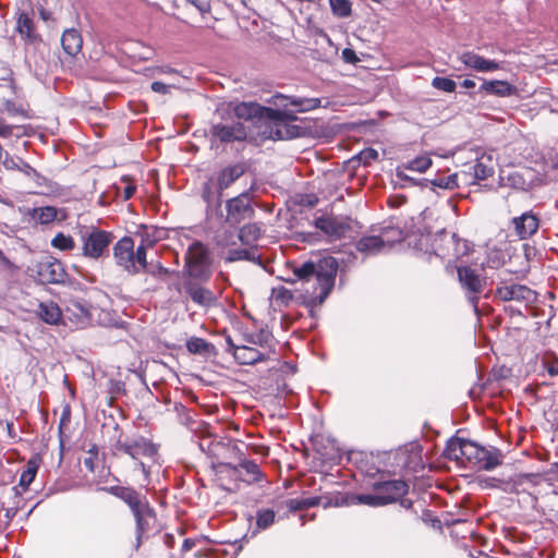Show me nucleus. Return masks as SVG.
Here are the masks:
<instances>
[{"mask_svg":"<svg viewBox=\"0 0 558 558\" xmlns=\"http://www.w3.org/2000/svg\"><path fill=\"white\" fill-rule=\"evenodd\" d=\"M275 108L265 107L253 101L238 102L234 107H227L221 112L231 111L239 118L268 123L272 140H292L305 134V129L295 124L298 112H307L322 106L320 98L287 96L275 94L268 100Z\"/></svg>","mask_w":558,"mask_h":558,"instance_id":"1","label":"nucleus"},{"mask_svg":"<svg viewBox=\"0 0 558 558\" xmlns=\"http://www.w3.org/2000/svg\"><path fill=\"white\" fill-rule=\"evenodd\" d=\"M338 271V262L335 257H325L318 263L307 260L300 266L293 268L295 279L310 282L315 279L319 289L318 294L311 295L306 301V305L311 307V312L315 306L322 305L335 286V279Z\"/></svg>","mask_w":558,"mask_h":558,"instance_id":"2","label":"nucleus"},{"mask_svg":"<svg viewBox=\"0 0 558 558\" xmlns=\"http://www.w3.org/2000/svg\"><path fill=\"white\" fill-rule=\"evenodd\" d=\"M112 453L116 457L129 456L133 460V469L142 471L145 477H148L149 465L145 459L155 461L158 454V446L144 436L135 438H122L120 436L112 445Z\"/></svg>","mask_w":558,"mask_h":558,"instance_id":"3","label":"nucleus"},{"mask_svg":"<svg viewBox=\"0 0 558 558\" xmlns=\"http://www.w3.org/2000/svg\"><path fill=\"white\" fill-rule=\"evenodd\" d=\"M213 259L207 245L201 241H194L184 255L182 269L183 279H196L208 282L213 276Z\"/></svg>","mask_w":558,"mask_h":558,"instance_id":"4","label":"nucleus"},{"mask_svg":"<svg viewBox=\"0 0 558 558\" xmlns=\"http://www.w3.org/2000/svg\"><path fill=\"white\" fill-rule=\"evenodd\" d=\"M236 104L229 102L217 109V114L222 121L213 123L210 126V136L213 141H218L222 144L234 142H244L247 138V129L244 123L232 111L230 113L219 112L225 108Z\"/></svg>","mask_w":558,"mask_h":558,"instance_id":"5","label":"nucleus"},{"mask_svg":"<svg viewBox=\"0 0 558 558\" xmlns=\"http://www.w3.org/2000/svg\"><path fill=\"white\" fill-rule=\"evenodd\" d=\"M227 450L232 457L236 459L238 462H219V465L223 471L229 473L232 477L243 481L247 484L258 483L264 478V473L262 472L259 465L253 460H248L238 444L228 442Z\"/></svg>","mask_w":558,"mask_h":558,"instance_id":"6","label":"nucleus"},{"mask_svg":"<svg viewBox=\"0 0 558 558\" xmlns=\"http://www.w3.org/2000/svg\"><path fill=\"white\" fill-rule=\"evenodd\" d=\"M83 255L90 259H99L109 255V246L114 234L96 227H85L80 231Z\"/></svg>","mask_w":558,"mask_h":558,"instance_id":"7","label":"nucleus"},{"mask_svg":"<svg viewBox=\"0 0 558 558\" xmlns=\"http://www.w3.org/2000/svg\"><path fill=\"white\" fill-rule=\"evenodd\" d=\"M457 275L459 284L474 312L478 313V302L482 293L488 284L487 277L471 266H458Z\"/></svg>","mask_w":558,"mask_h":558,"instance_id":"8","label":"nucleus"},{"mask_svg":"<svg viewBox=\"0 0 558 558\" xmlns=\"http://www.w3.org/2000/svg\"><path fill=\"white\" fill-rule=\"evenodd\" d=\"M464 462L478 470L490 471L502 463L504 454L496 447H482L476 442L466 440L464 444Z\"/></svg>","mask_w":558,"mask_h":558,"instance_id":"9","label":"nucleus"},{"mask_svg":"<svg viewBox=\"0 0 558 558\" xmlns=\"http://www.w3.org/2000/svg\"><path fill=\"white\" fill-rule=\"evenodd\" d=\"M420 250L426 247L427 260L433 256L441 259L451 256V248L454 246V233L441 230L435 234H422L418 239Z\"/></svg>","mask_w":558,"mask_h":558,"instance_id":"10","label":"nucleus"},{"mask_svg":"<svg viewBox=\"0 0 558 558\" xmlns=\"http://www.w3.org/2000/svg\"><path fill=\"white\" fill-rule=\"evenodd\" d=\"M250 192L245 191L226 202L227 223L238 226L243 220L254 217L255 209L250 203Z\"/></svg>","mask_w":558,"mask_h":558,"instance_id":"11","label":"nucleus"},{"mask_svg":"<svg viewBox=\"0 0 558 558\" xmlns=\"http://www.w3.org/2000/svg\"><path fill=\"white\" fill-rule=\"evenodd\" d=\"M37 280L43 284H59L65 281L68 276L63 264L51 256L43 258L35 266Z\"/></svg>","mask_w":558,"mask_h":558,"instance_id":"12","label":"nucleus"},{"mask_svg":"<svg viewBox=\"0 0 558 558\" xmlns=\"http://www.w3.org/2000/svg\"><path fill=\"white\" fill-rule=\"evenodd\" d=\"M133 248L134 240L131 236H123L113 245L116 264L131 276L141 272V267L133 263Z\"/></svg>","mask_w":558,"mask_h":558,"instance_id":"13","label":"nucleus"},{"mask_svg":"<svg viewBox=\"0 0 558 558\" xmlns=\"http://www.w3.org/2000/svg\"><path fill=\"white\" fill-rule=\"evenodd\" d=\"M351 219L333 216L315 218L314 226L332 239H341L351 230Z\"/></svg>","mask_w":558,"mask_h":558,"instance_id":"14","label":"nucleus"},{"mask_svg":"<svg viewBox=\"0 0 558 558\" xmlns=\"http://www.w3.org/2000/svg\"><path fill=\"white\" fill-rule=\"evenodd\" d=\"M372 489L387 500V505L399 501L409 492V484L402 480L378 481L373 483Z\"/></svg>","mask_w":558,"mask_h":558,"instance_id":"15","label":"nucleus"},{"mask_svg":"<svg viewBox=\"0 0 558 558\" xmlns=\"http://www.w3.org/2000/svg\"><path fill=\"white\" fill-rule=\"evenodd\" d=\"M204 283L196 279H183V289L195 304L210 307L216 304L217 298L211 290L203 286Z\"/></svg>","mask_w":558,"mask_h":558,"instance_id":"16","label":"nucleus"},{"mask_svg":"<svg viewBox=\"0 0 558 558\" xmlns=\"http://www.w3.org/2000/svg\"><path fill=\"white\" fill-rule=\"evenodd\" d=\"M247 170L245 162H235L222 167L215 173L214 178L218 191L229 189L238 179H240Z\"/></svg>","mask_w":558,"mask_h":558,"instance_id":"17","label":"nucleus"},{"mask_svg":"<svg viewBox=\"0 0 558 558\" xmlns=\"http://www.w3.org/2000/svg\"><path fill=\"white\" fill-rule=\"evenodd\" d=\"M515 234L520 240H526L534 235L539 228V217L532 210L523 213L511 220Z\"/></svg>","mask_w":558,"mask_h":558,"instance_id":"18","label":"nucleus"},{"mask_svg":"<svg viewBox=\"0 0 558 558\" xmlns=\"http://www.w3.org/2000/svg\"><path fill=\"white\" fill-rule=\"evenodd\" d=\"M459 59L466 68L476 72L488 73L500 69V64L496 60L485 59L473 51L463 52Z\"/></svg>","mask_w":558,"mask_h":558,"instance_id":"19","label":"nucleus"},{"mask_svg":"<svg viewBox=\"0 0 558 558\" xmlns=\"http://www.w3.org/2000/svg\"><path fill=\"white\" fill-rule=\"evenodd\" d=\"M517 93V87L507 81L499 80H483L482 85L478 87L476 94L494 95L497 97H508Z\"/></svg>","mask_w":558,"mask_h":558,"instance_id":"20","label":"nucleus"},{"mask_svg":"<svg viewBox=\"0 0 558 558\" xmlns=\"http://www.w3.org/2000/svg\"><path fill=\"white\" fill-rule=\"evenodd\" d=\"M158 530L155 510L135 521L136 549Z\"/></svg>","mask_w":558,"mask_h":558,"instance_id":"21","label":"nucleus"},{"mask_svg":"<svg viewBox=\"0 0 558 558\" xmlns=\"http://www.w3.org/2000/svg\"><path fill=\"white\" fill-rule=\"evenodd\" d=\"M534 294L533 290L523 284H512L496 289V296L501 301H530Z\"/></svg>","mask_w":558,"mask_h":558,"instance_id":"22","label":"nucleus"},{"mask_svg":"<svg viewBox=\"0 0 558 558\" xmlns=\"http://www.w3.org/2000/svg\"><path fill=\"white\" fill-rule=\"evenodd\" d=\"M222 191H218L214 178H209L203 184L202 198L207 204V211L209 209L220 210L222 204Z\"/></svg>","mask_w":558,"mask_h":558,"instance_id":"23","label":"nucleus"},{"mask_svg":"<svg viewBox=\"0 0 558 558\" xmlns=\"http://www.w3.org/2000/svg\"><path fill=\"white\" fill-rule=\"evenodd\" d=\"M233 357L240 365H254L267 359L265 353L248 345H240L235 349Z\"/></svg>","mask_w":558,"mask_h":558,"instance_id":"24","label":"nucleus"},{"mask_svg":"<svg viewBox=\"0 0 558 558\" xmlns=\"http://www.w3.org/2000/svg\"><path fill=\"white\" fill-rule=\"evenodd\" d=\"M108 493L112 496L121 499L123 502H125L129 508H133L136 506L140 501H142L146 496L135 490L133 487L129 486H111L108 489Z\"/></svg>","mask_w":558,"mask_h":558,"instance_id":"25","label":"nucleus"},{"mask_svg":"<svg viewBox=\"0 0 558 558\" xmlns=\"http://www.w3.org/2000/svg\"><path fill=\"white\" fill-rule=\"evenodd\" d=\"M61 45L68 56L75 57L82 50L83 38L76 29L70 28L63 32Z\"/></svg>","mask_w":558,"mask_h":558,"instance_id":"26","label":"nucleus"},{"mask_svg":"<svg viewBox=\"0 0 558 558\" xmlns=\"http://www.w3.org/2000/svg\"><path fill=\"white\" fill-rule=\"evenodd\" d=\"M16 31L28 44L40 43V36L34 29V22L27 13H21L16 23Z\"/></svg>","mask_w":558,"mask_h":558,"instance_id":"27","label":"nucleus"},{"mask_svg":"<svg viewBox=\"0 0 558 558\" xmlns=\"http://www.w3.org/2000/svg\"><path fill=\"white\" fill-rule=\"evenodd\" d=\"M37 316L49 325H57L62 318V312L57 303L41 302L36 310Z\"/></svg>","mask_w":558,"mask_h":558,"instance_id":"28","label":"nucleus"},{"mask_svg":"<svg viewBox=\"0 0 558 558\" xmlns=\"http://www.w3.org/2000/svg\"><path fill=\"white\" fill-rule=\"evenodd\" d=\"M342 504H344V501H342ZM345 504L366 505L377 508L387 506V500L379 496L377 492L373 490L371 494L351 495L350 497L345 498Z\"/></svg>","mask_w":558,"mask_h":558,"instance_id":"29","label":"nucleus"},{"mask_svg":"<svg viewBox=\"0 0 558 558\" xmlns=\"http://www.w3.org/2000/svg\"><path fill=\"white\" fill-rule=\"evenodd\" d=\"M432 163L433 161L428 156L416 157L399 167L397 169V177L402 180H408L409 178L404 174L403 169L423 173L432 166Z\"/></svg>","mask_w":558,"mask_h":558,"instance_id":"30","label":"nucleus"},{"mask_svg":"<svg viewBox=\"0 0 558 558\" xmlns=\"http://www.w3.org/2000/svg\"><path fill=\"white\" fill-rule=\"evenodd\" d=\"M466 442V439L452 437L447 441V445L445 447V450L442 452V456L446 459L454 460V461H461L464 463V444Z\"/></svg>","mask_w":558,"mask_h":558,"instance_id":"31","label":"nucleus"},{"mask_svg":"<svg viewBox=\"0 0 558 558\" xmlns=\"http://www.w3.org/2000/svg\"><path fill=\"white\" fill-rule=\"evenodd\" d=\"M355 246L359 252L365 254H376L385 247L380 234L363 236L356 242Z\"/></svg>","mask_w":558,"mask_h":558,"instance_id":"32","label":"nucleus"},{"mask_svg":"<svg viewBox=\"0 0 558 558\" xmlns=\"http://www.w3.org/2000/svg\"><path fill=\"white\" fill-rule=\"evenodd\" d=\"M500 185L509 186L515 190L525 191L530 187V183L525 180L523 173L519 171H510L507 174L501 173L499 177Z\"/></svg>","mask_w":558,"mask_h":558,"instance_id":"33","label":"nucleus"},{"mask_svg":"<svg viewBox=\"0 0 558 558\" xmlns=\"http://www.w3.org/2000/svg\"><path fill=\"white\" fill-rule=\"evenodd\" d=\"M380 236L385 247H391L393 244L402 242L405 233L398 226L387 225L380 229Z\"/></svg>","mask_w":558,"mask_h":558,"instance_id":"34","label":"nucleus"},{"mask_svg":"<svg viewBox=\"0 0 558 558\" xmlns=\"http://www.w3.org/2000/svg\"><path fill=\"white\" fill-rule=\"evenodd\" d=\"M186 349L192 354L209 356L215 353V345L203 338L192 337L186 341Z\"/></svg>","mask_w":558,"mask_h":558,"instance_id":"35","label":"nucleus"},{"mask_svg":"<svg viewBox=\"0 0 558 558\" xmlns=\"http://www.w3.org/2000/svg\"><path fill=\"white\" fill-rule=\"evenodd\" d=\"M260 235H262L260 226L256 222H252V223L244 225L242 228H240L238 238L242 244L252 245L253 243L258 241Z\"/></svg>","mask_w":558,"mask_h":558,"instance_id":"36","label":"nucleus"},{"mask_svg":"<svg viewBox=\"0 0 558 558\" xmlns=\"http://www.w3.org/2000/svg\"><path fill=\"white\" fill-rule=\"evenodd\" d=\"M197 544H199L197 539L184 538L179 551H170L169 556L170 558H191L189 557V553H193V557L203 558L202 550L196 549Z\"/></svg>","mask_w":558,"mask_h":558,"instance_id":"37","label":"nucleus"},{"mask_svg":"<svg viewBox=\"0 0 558 558\" xmlns=\"http://www.w3.org/2000/svg\"><path fill=\"white\" fill-rule=\"evenodd\" d=\"M322 497H300L291 498L286 501V506L290 511H300L318 506Z\"/></svg>","mask_w":558,"mask_h":558,"instance_id":"38","label":"nucleus"},{"mask_svg":"<svg viewBox=\"0 0 558 558\" xmlns=\"http://www.w3.org/2000/svg\"><path fill=\"white\" fill-rule=\"evenodd\" d=\"M38 470V462L36 459H29L25 469L21 473L19 486L25 492L35 480Z\"/></svg>","mask_w":558,"mask_h":558,"instance_id":"39","label":"nucleus"},{"mask_svg":"<svg viewBox=\"0 0 558 558\" xmlns=\"http://www.w3.org/2000/svg\"><path fill=\"white\" fill-rule=\"evenodd\" d=\"M58 210L52 206L34 208L31 216L41 225H48L57 218Z\"/></svg>","mask_w":558,"mask_h":558,"instance_id":"40","label":"nucleus"},{"mask_svg":"<svg viewBox=\"0 0 558 558\" xmlns=\"http://www.w3.org/2000/svg\"><path fill=\"white\" fill-rule=\"evenodd\" d=\"M276 513L272 509H259L256 512V525L259 530H266L275 522Z\"/></svg>","mask_w":558,"mask_h":558,"instance_id":"41","label":"nucleus"},{"mask_svg":"<svg viewBox=\"0 0 558 558\" xmlns=\"http://www.w3.org/2000/svg\"><path fill=\"white\" fill-rule=\"evenodd\" d=\"M332 13L338 17H348L352 12L350 0H329Z\"/></svg>","mask_w":558,"mask_h":558,"instance_id":"42","label":"nucleus"},{"mask_svg":"<svg viewBox=\"0 0 558 558\" xmlns=\"http://www.w3.org/2000/svg\"><path fill=\"white\" fill-rule=\"evenodd\" d=\"M474 179L477 181L486 180L494 174L493 167L484 162V157L477 159L476 163L472 166Z\"/></svg>","mask_w":558,"mask_h":558,"instance_id":"43","label":"nucleus"},{"mask_svg":"<svg viewBox=\"0 0 558 558\" xmlns=\"http://www.w3.org/2000/svg\"><path fill=\"white\" fill-rule=\"evenodd\" d=\"M21 172H23L27 178L32 179L35 184L39 187L47 186L48 179L40 174L36 169H34L27 162H23L22 167L19 168Z\"/></svg>","mask_w":558,"mask_h":558,"instance_id":"44","label":"nucleus"},{"mask_svg":"<svg viewBox=\"0 0 558 558\" xmlns=\"http://www.w3.org/2000/svg\"><path fill=\"white\" fill-rule=\"evenodd\" d=\"M51 245L61 251H71L75 247V242L71 235L60 232L52 239Z\"/></svg>","mask_w":558,"mask_h":558,"instance_id":"45","label":"nucleus"},{"mask_svg":"<svg viewBox=\"0 0 558 558\" xmlns=\"http://www.w3.org/2000/svg\"><path fill=\"white\" fill-rule=\"evenodd\" d=\"M272 336L269 331L260 329L258 332L252 333L246 337L248 343L265 348L269 345Z\"/></svg>","mask_w":558,"mask_h":558,"instance_id":"46","label":"nucleus"},{"mask_svg":"<svg viewBox=\"0 0 558 558\" xmlns=\"http://www.w3.org/2000/svg\"><path fill=\"white\" fill-rule=\"evenodd\" d=\"M255 256L245 248H234L228 252L226 257L227 263H233L236 260H254Z\"/></svg>","mask_w":558,"mask_h":558,"instance_id":"47","label":"nucleus"},{"mask_svg":"<svg viewBox=\"0 0 558 558\" xmlns=\"http://www.w3.org/2000/svg\"><path fill=\"white\" fill-rule=\"evenodd\" d=\"M133 263H136V265L141 267V271L147 269V246L144 241L135 251L133 250Z\"/></svg>","mask_w":558,"mask_h":558,"instance_id":"48","label":"nucleus"},{"mask_svg":"<svg viewBox=\"0 0 558 558\" xmlns=\"http://www.w3.org/2000/svg\"><path fill=\"white\" fill-rule=\"evenodd\" d=\"M432 86L436 89L446 92V93H452L456 89V82L448 77H440L436 76L432 81Z\"/></svg>","mask_w":558,"mask_h":558,"instance_id":"49","label":"nucleus"},{"mask_svg":"<svg viewBox=\"0 0 558 558\" xmlns=\"http://www.w3.org/2000/svg\"><path fill=\"white\" fill-rule=\"evenodd\" d=\"M470 252V245L466 241L457 238L454 234V246L451 248V256L453 258H460Z\"/></svg>","mask_w":558,"mask_h":558,"instance_id":"50","label":"nucleus"},{"mask_svg":"<svg viewBox=\"0 0 558 558\" xmlns=\"http://www.w3.org/2000/svg\"><path fill=\"white\" fill-rule=\"evenodd\" d=\"M457 179L458 174L454 173L448 177L435 179L432 181V184L440 189L453 190L458 186Z\"/></svg>","mask_w":558,"mask_h":558,"instance_id":"51","label":"nucleus"},{"mask_svg":"<svg viewBox=\"0 0 558 558\" xmlns=\"http://www.w3.org/2000/svg\"><path fill=\"white\" fill-rule=\"evenodd\" d=\"M131 511L134 515L135 521L140 518H143L154 511V508L150 507L147 498L145 497L142 501H140L136 506L131 508Z\"/></svg>","mask_w":558,"mask_h":558,"instance_id":"52","label":"nucleus"},{"mask_svg":"<svg viewBox=\"0 0 558 558\" xmlns=\"http://www.w3.org/2000/svg\"><path fill=\"white\" fill-rule=\"evenodd\" d=\"M144 270L158 279H163L171 274V271L168 268L163 267L160 263H151L150 265L147 266V269Z\"/></svg>","mask_w":558,"mask_h":558,"instance_id":"53","label":"nucleus"},{"mask_svg":"<svg viewBox=\"0 0 558 558\" xmlns=\"http://www.w3.org/2000/svg\"><path fill=\"white\" fill-rule=\"evenodd\" d=\"M179 5H193L199 13L209 12L210 5L206 0H175Z\"/></svg>","mask_w":558,"mask_h":558,"instance_id":"54","label":"nucleus"},{"mask_svg":"<svg viewBox=\"0 0 558 558\" xmlns=\"http://www.w3.org/2000/svg\"><path fill=\"white\" fill-rule=\"evenodd\" d=\"M378 158V151L374 148H366L357 155V159L365 166Z\"/></svg>","mask_w":558,"mask_h":558,"instance_id":"55","label":"nucleus"},{"mask_svg":"<svg viewBox=\"0 0 558 558\" xmlns=\"http://www.w3.org/2000/svg\"><path fill=\"white\" fill-rule=\"evenodd\" d=\"M546 507L548 511L558 512V485L557 488L546 495Z\"/></svg>","mask_w":558,"mask_h":558,"instance_id":"56","label":"nucleus"},{"mask_svg":"<svg viewBox=\"0 0 558 558\" xmlns=\"http://www.w3.org/2000/svg\"><path fill=\"white\" fill-rule=\"evenodd\" d=\"M318 203V197L314 194H304L300 195L298 199V204L304 207H315Z\"/></svg>","mask_w":558,"mask_h":558,"instance_id":"57","label":"nucleus"},{"mask_svg":"<svg viewBox=\"0 0 558 558\" xmlns=\"http://www.w3.org/2000/svg\"><path fill=\"white\" fill-rule=\"evenodd\" d=\"M341 58L345 63L356 64L360 61V58L356 56L355 51L351 48H344L341 53Z\"/></svg>","mask_w":558,"mask_h":558,"instance_id":"58","label":"nucleus"},{"mask_svg":"<svg viewBox=\"0 0 558 558\" xmlns=\"http://www.w3.org/2000/svg\"><path fill=\"white\" fill-rule=\"evenodd\" d=\"M47 7H49V4H46L41 0L38 1L37 10H38L40 19L45 22L52 20V13Z\"/></svg>","mask_w":558,"mask_h":558,"instance_id":"59","label":"nucleus"},{"mask_svg":"<svg viewBox=\"0 0 558 558\" xmlns=\"http://www.w3.org/2000/svg\"><path fill=\"white\" fill-rule=\"evenodd\" d=\"M158 539L172 551L175 544V536L170 533H163L158 535Z\"/></svg>","mask_w":558,"mask_h":558,"instance_id":"60","label":"nucleus"},{"mask_svg":"<svg viewBox=\"0 0 558 558\" xmlns=\"http://www.w3.org/2000/svg\"><path fill=\"white\" fill-rule=\"evenodd\" d=\"M276 300H281L283 303H288L290 300H292V293L288 289L281 288L276 294Z\"/></svg>","mask_w":558,"mask_h":558,"instance_id":"61","label":"nucleus"},{"mask_svg":"<svg viewBox=\"0 0 558 558\" xmlns=\"http://www.w3.org/2000/svg\"><path fill=\"white\" fill-rule=\"evenodd\" d=\"M169 86L163 84L162 82H153L151 83V90H154L155 93H159V94H167L169 93Z\"/></svg>","mask_w":558,"mask_h":558,"instance_id":"62","label":"nucleus"},{"mask_svg":"<svg viewBox=\"0 0 558 558\" xmlns=\"http://www.w3.org/2000/svg\"><path fill=\"white\" fill-rule=\"evenodd\" d=\"M547 372L551 376L558 375V357H554L547 363Z\"/></svg>","mask_w":558,"mask_h":558,"instance_id":"63","label":"nucleus"},{"mask_svg":"<svg viewBox=\"0 0 558 558\" xmlns=\"http://www.w3.org/2000/svg\"><path fill=\"white\" fill-rule=\"evenodd\" d=\"M11 133V126L7 125L2 120H0V136H9Z\"/></svg>","mask_w":558,"mask_h":558,"instance_id":"64","label":"nucleus"}]
</instances>
